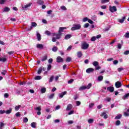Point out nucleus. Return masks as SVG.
Returning a JSON list of instances; mask_svg holds the SVG:
<instances>
[{"instance_id":"nucleus-1","label":"nucleus","mask_w":129,"mask_h":129,"mask_svg":"<svg viewBox=\"0 0 129 129\" xmlns=\"http://www.w3.org/2000/svg\"><path fill=\"white\" fill-rule=\"evenodd\" d=\"M89 47V44L86 41H83L81 43V49L82 50H87Z\"/></svg>"},{"instance_id":"nucleus-2","label":"nucleus","mask_w":129,"mask_h":129,"mask_svg":"<svg viewBox=\"0 0 129 129\" xmlns=\"http://www.w3.org/2000/svg\"><path fill=\"white\" fill-rule=\"evenodd\" d=\"M81 29V25L80 24H74L71 28L72 31H76L77 30H80Z\"/></svg>"},{"instance_id":"nucleus-3","label":"nucleus","mask_w":129,"mask_h":129,"mask_svg":"<svg viewBox=\"0 0 129 129\" xmlns=\"http://www.w3.org/2000/svg\"><path fill=\"white\" fill-rule=\"evenodd\" d=\"M99 64V63L98 61H94V62H93L92 64L95 67L96 70H99V69L101 68L100 66H98Z\"/></svg>"},{"instance_id":"nucleus-4","label":"nucleus","mask_w":129,"mask_h":129,"mask_svg":"<svg viewBox=\"0 0 129 129\" xmlns=\"http://www.w3.org/2000/svg\"><path fill=\"white\" fill-rule=\"evenodd\" d=\"M61 36H62V34L61 33H52L51 34V36L52 37H56V39H59L60 38H61Z\"/></svg>"},{"instance_id":"nucleus-5","label":"nucleus","mask_w":129,"mask_h":129,"mask_svg":"<svg viewBox=\"0 0 129 129\" xmlns=\"http://www.w3.org/2000/svg\"><path fill=\"white\" fill-rule=\"evenodd\" d=\"M99 38H101V35L99 34L98 35H97L96 36H93L91 38V41H92V42H93L94 41H95L97 39H99Z\"/></svg>"},{"instance_id":"nucleus-6","label":"nucleus","mask_w":129,"mask_h":129,"mask_svg":"<svg viewBox=\"0 0 129 129\" xmlns=\"http://www.w3.org/2000/svg\"><path fill=\"white\" fill-rule=\"evenodd\" d=\"M109 11H110L111 13H114L115 12H116L117 9H116V7L115 6H110L109 7Z\"/></svg>"},{"instance_id":"nucleus-7","label":"nucleus","mask_w":129,"mask_h":129,"mask_svg":"<svg viewBox=\"0 0 129 129\" xmlns=\"http://www.w3.org/2000/svg\"><path fill=\"white\" fill-rule=\"evenodd\" d=\"M121 82H120V81H117L115 84L116 88H119V87H121Z\"/></svg>"},{"instance_id":"nucleus-8","label":"nucleus","mask_w":129,"mask_h":129,"mask_svg":"<svg viewBox=\"0 0 129 129\" xmlns=\"http://www.w3.org/2000/svg\"><path fill=\"white\" fill-rule=\"evenodd\" d=\"M35 110H37L38 111L37 112L38 115H41V110H42L41 107H37L36 108H35Z\"/></svg>"},{"instance_id":"nucleus-9","label":"nucleus","mask_w":129,"mask_h":129,"mask_svg":"<svg viewBox=\"0 0 129 129\" xmlns=\"http://www.w3.org/2000/svg\"><path fill=\"white\" fill-rule=\"evenodd\" d=\"M107 91H109V92L112 93L114 91V88L113 87H108L107 88Z\"/></svg>"},{"instance_id":"nucleus-10","label":"nucleus","mask_w":129,"mask_h":129,"mask_svg":"<svg viewBox=\"0 0 129 129\" xmlns=\"http://www.w3.org/2000/svg\"><path fill=\"white\" fill-rule=\"evenodd\" d=\"M56 62H57V63H61V62H63V58L60 56H57L56 58Z\"/></svg>"},{"instance_id":"nucleus-11","label":"nucleus","mask_w":129,"mask_h":129,"mask_svg":"<svg viewBox=\"0 0 129 129\" xmlns=\"http://www.w3.org/2000/svg\"><path fill=\"white\" fill-rule=\"evenodd\" d=\"M94 71V69L93 68H88V69L86 70V73H91V72H93Z\"/></svg>"},{"instance_id":"nucleus-12","label":"nucleus","mask_w":129,"mask_h":129,"mask_svg":"<svg viewBox=\"0 0 129 129\" xmlns=\"http://www.w3.org/2000/svg\"><path fill=\"white\" fill-rule=\"evenodd\" d=\"M72 107H73V106H72V104H69L67 105V107L66 109V110L68 111V110H71L72 109Z\"/></svg>"},{"instance_id":"nucleus-13","label":"nucleus","mask_w":129,"mask_h":129,"mask_svg":"<svg viewBox=\"0 0 129 129\" xmlns=\"http://www.w3.org/2000/svg\"><path fill=\"white\" fill-rule=\"evenodd\" d=\"M101 116H103L104 118L106 119L108 117V115L106 114V112H103Z\"/></svg>"},{"instance_id":"nucleus-14","label":"nucleus","mask_w":129,"mask_h":129,"mask_svg":"<svg viewBox=\"0 0 129 129\" xmlns=\"http://www.w3.org/2000/svg\"><path fill=\"white\" fill-rule=\"evenodd\" d=\"M33 27H37V23L35 22H32L31 23V26L30 27V28L28 29V31H31L32 29H33Z\"/></svg>"},{"instance_id":"nucleus-15","label":"nucleus","mask_w":129,"mask_h":129,"mask_svg":"<svg viewBox=\"0 0 129 129\" xmlns=\"http://www.w3.org/2000/svg\"><path fill=\"white\" fill-rule=\"evenodd\" d=\"M10 9L9 7H5L3 10V13H9V11H10Z\"/></svg>"},{"instance_id":"nucleus-16","label":"nucleus","mask_w":129,"mask_h":129,"mask_svg":"<svg viewBox=\"0 0 129 129\" xmlns=\"http://www.w3.org/2000/svg\"><path fill=\"white\" fill-rule=\"evenodd\" d=\"M67 29V28H66V27H59V30H58V33H59V34H61V33H62V32H64V30H66Z\"/></svg>"},{"instance_id":"nucleus-17","label":"nucleus","mask_w":129,"mask_h":129,"mask_svg":"<svg viewBox=\"0 0 129 129\" xmlns=\"http://www.w3.org/2000/svg\"><path fill=\"white\" fill-rule=\"evenodd\" d=\"M66 93H67V91H64V92H63L62 93H60L58 94L60 98H63V97L64 96V95H65L66 94Z\"/></svg>"},{"instance_id":"nucleus-18","label":"nucleus","mask_w":129,"mask_h":129,"mask_svg":"<svg viewBox=\"0 0 129 129\" xmlns=\"http://www.w3.org/2000/svg\"><path fill=\"white\" fill-rule=\"evenodd\" d=\"M37 4H38V5H40V6H43V5H44V1L37 0Z\"/></svg>"},{"instance_id":"nucleus-19","label":"nucleus","mask_w":129,"mask_h":129,"mask_svg":"<svg viewBox=\"0 0 129 129\" xmlns=\"http://www.w3.org/2000/svg\"><path fill=\"white\" fill-rule=\"evenodd\" d=\"M129 93L125 94V95L122 97V99L125 100L127 98H128Z\"/></svg>"},{"instance_id":"nucleus-20","label":"nucleus","mask_w":129,"mask_h":129,"mask_svg":"<svg viewBox=\"0 0 129 129\" xmlns=\"http://www.w3.org/2000/svg\"><path fill=\"white\" fill-rule=\"evenodd\" d=\"M36 36L38 41H41V35L39 33V32L37 31Z\"/></svg>"},{"instance_id":"nucleus-21","label":"nucleus","mask_w":129,"mask_h":129,"mask_svg":"<svg viewBox=\"0 0 129 129\" xmlns=\"http://www.w3.org/2000/svg\"><path fill=\"white\" fill-rule=\"evenodd\" d=\"M36 47L38 49H43L44 46L42 44H37Z\"/></svg>"},{"instance_id":"nucleus-22","label":"nucleus","mask_w":129,"mask_h":129,"mask_svg":"<svg viewBox=\"0 0 129 129\" xmlns=\"http://www.w3.org/2000/svg\"><path fill=\"white\" fill-rule=\"evenodd\" d=\"M12 110H13V109H12V108H10L9 110L5 111V113L6 114H10V113H12Z\"/></svg>"},{"instance_id":"nucleus-23","label":"nucleus","mask_w":129,"mask_h":129,"mask_svg":"<svg viewBox=\"0 0 129 129\" xmlns=\"http://www.w3.org/2000/svg\"><path fill=\"white\" fill-rule=\"evenodd\" d=\"M125 20V17H123L121 19H119L118 22L119 23L122 24V23L124 22Z\"/></svg>"},{"instance_id":"nucleus-24","label":"nucleus","mask_w":129,"mask_h":129,"mask_svg":"<svg viewBox=\"0 0 129 129\" xmlns=\"http://www.w3.org/2000/svg\"><path fill=\"white\" fill-rule=\"evenodd\" d=\"M47 59H48V56H47L46 55L43 56L42 57V59H41V61L42 62H44V61H46V60H47Z\"/></svg>"},{"instance_id":"nucleus-25","label":"nucleus","mask_w":129,"mask_h":129,"mask_svg":"<svg viewBox=\"0 0 129 129\" xmlns=\"http://www.w3.org/2000/svg\"><path fill=\"white\" fill-rule=\"evenodd\" d=\"M31 6H32V3H29L28 4H27L26 5H25L24 7H23V8L28 9V8H30Z\"/></svg>"},{"instance_id":"nucleus-26","label":"nucleus","mask_w":129,"mask_h":129,"mask_svg":"<svg viewBox=\"0 0 129 129\" xmlns=\"http://www.w3.org/2000/svg\"><path fill=\"white\" fill-rule=\"evenodd\" d=\"M82 51H79L77 52V56L78 58H81L82 57Z\"/></svg>"},{"instance_id":"nucleus-27","label":"nucleus","mask_w":129,"mask_h":129,"mask_svg":"<svg viewBox=\"0 0 129 129\" xmlns=\"http://www.w3.org/2000/svg\"><path fill=\"white\" fill-rule=\"evenodd\" d=\"M36 125H37V123L35 122H33L31 124V127H33V128H36Z\"/></svg>"},{"instance_id":"nucleus-28","label":"nucleus","mask_w":129,"mask_h":129,"mask_svg":"<svg viewBox=\"0 0 129 129\" xmlns=\"http://www.w3.org/2000/svg\"><path fill=\"white\" fill-rule=\"evenodd\" d=\"M72 36L71 34H67L65 36L64 39L65 40H68V39H70Z\"/></svg>"},{"instance_id":"nucleus-29","label":"nucleus","mask_w":129,"mask_h":129,"mask_svg":"<svg viewBox=\"0 0 129 129\" xmlns=\"http://www.w3.org/2000/svg\"><path fill=\"white\" fill-rule=\"evenodd\" d=\"M122 116V115L121 114H118L117 116H115V119H120L121 118V117Z\"/></svg>"},{"instance_id":"nucleus-30","label":"nucleus","mask_w":129,"mask_h":129,"mask_svg":"<svg viewBox=\"0 0 129 129\" xmlns=\"http://www.w3.org/2000/svg\"><path fill=\"white\" fill-rule=\"evenodd\" d=\"M54 95H55L54 94H51L50 95L48 96L47 98H49V99H53V98H54Z\"/></svg>"},{"instance_id":"nucleus-31","label":"nucleus","mask_w":129,"mask_h":129,"mask_svg":"<svg viewBox=\"0 0 129 129\" xmlns=\"http://www.w3.org/2000/svg\"><path fill=\"white\" fill-rule=\"evenodd\" d=\"M85 89H87L86 88V86H82L79 88V90L81 91L82 90H85Z\"/></svg>"},{"instance_id":"nucleus-32","label":"nucleus","mask_w":129,"mask_h":129,"mask_svg":"<svg viewBox=\"0 0 129 129\" xmlns=\"http://www.w3.org/2000/svg\"><path fill=\"white\" fill-rule=\"evenodd\" d=\"M45 34L47 35V36H52V33H51V32L48 30H46L45 32Z\"/></svg>"},{"instance_id":"nucleus-33","label":"nucleus","mask_w":129,"mask_h":129,"mask_svg":"<svg viewBox=\"0 0 129 129\" xmlns=\"http://www.w3.org/2000/svg\"><path fill=\"white\" fill-rule=\"evenodd\" d=\"M20 107H22V106L21 105H19L18 106H16L15 107V110H16V111H18V110H19L20 109Z\"/></svg>"},{"instance_id":"nucleus-34","label":"nucleus","mask_w":129,"mask_h":129,"mask_svg":"<svg viewBox=\"0 0 129 129\" xmlns=\"http://www.w3.org/2000/svg\"><path fill=\"white\" fill-rule=\"evenodd\" d=\"M124 116H129V109H127L126 112H124Z\"/></svg>"},{"instance_id":"nucleus-35","label":"nucleus","mask_w":129,"mask_h":129,"mask_svg":"<svg viewBox=\"0 0 129 129\" xmlns=\"http://www.w3.org/2000/svg\"><path fill=\"white\" fill-rule=\"evenodd\" d=\"M124 37H125V38H126V39H128L129 38V32L127 31L125 34L124 35Z\"/></svg>"},{"instance_id":"nucleus-36","label":"nucleus","mask_w":129,"mask_h":129,"mask_svg":"<svg viewBox=\"0 0 129 129\" xmlns=\"http://www.w3.org/2000/svg\"><path fill=\"white\" fill-rule=\"evenodd\" d=\"M103 80V76H100L98 77V81H102Z\"/></svg>"},{"instance_id":"nucleus-37","label":"nucleus","mask_w":129,"mask_h":129,"mask_svg":"<svg viewBox=\"0 0 129 129\" xmlns=\"http://www.w3.org/2000/svg\"><path fill=\"white\" fill-rule=\"evenodd\" d=\"M52 51H53V52H57V51H58V48L56 46H54L52 48Z\"/></svg>"},{"instance_id":"nucleus-38","label":"nucleus","mask_w":129,"mask_h":129,"mask_svg":"<svg viewBox=\"0 0 129 129\" xmlns=\"http://www.w3.org/2000/svg\"><path fill=\"white\" fill-rule=\"evenodd\" d=\"M35 80H41L42 79V77L41 76H37L35 78Z\"/></svg>"},{"instance_id":"nucleus-39","label":"nucleus","mask_w":129,"mask_h":129,"mask_svg":"<svg viewBox=\"0 0 129 129\" xmlns=\"http://www.w3.org/2000/svg\"><path fill=\"white\" fill-rule=\"evenodd\" d=\"M42 67H40L39 69H38V72H37V74H41V73H42Z\"/></svg>"},{"instance_id":"nucleus-40","label":"nucleus","mask_w":129,"mask_h":129,"mask_svg":"<svg viewBox=\"0 0 129 129\" xmlns=\"http://www.w3.org/2000/svg\"><path fill=\"white\" fill-rule=\"evenodd\" d=\"M53 80H54V76H51L49 78V82H53Z\"/></svg>"},{"instance_id":"nucleus-41","label":"nucleus","mask_w":129,"mask_h":129,"mask_svg":"<svg viewBox=\"0 0 129 129\" xmlns=\"http://www.w3.org/2000/svg\"><path fill=\"white\" fill-rule=\"evenodd\" d=\"M94 119H92V118H91V119H89L88 120V123H93V121H94Z\"/></svg>"},{"instance_id":"nucleus-42","label":"nucleus","mask_w":129,"mask_h":129,"mask_svg":"<svg viewBox=\"0 0 129 129\" xmlns=\"http://www.w3.org/2000/svg\"><path fill=\"white\" fill-rule=\"evenodd\" d=\"M91 86H92V84L91 83H89L87 86H86V88L87 89H89Z\"/></svg>"},{"instance_id":"nucleus-43","label":"nucleus","mask_w":129,"mask_h":129,"mask_svg":"<svg viewBox=\"0 0 129 129\" xmlns=\"http://www.w3.org/2000/svg\"><path fill=\"white\" fill-rule=\"evenodd\" d=\"M41 93H45L46 92V88H43L41 89Z\"/></svg>"},{"instance_id":"nucleus-44","label":"nucleus","mask_w":129,"mask_h":129,"mask_svg":"<svg viewBox=\"0 0 129 129\" xmlns=\"http://www.w3.org/2000/svg\"><path fill=\"white\" fill-rule=\"evenodd\" d=\"M123 70H124V69L122 68H119L117 69V71L119 72H121V71H123Z\"/></svg>"},{"instance_id":"nucleus-45","label":"nucleus","mask_w":129,"mask_h":129,"mask_svg":"<svg viewBox=\"0 0 129 129\" xmlns=\"http://www.w3.org/2000/svg\"><path fill=\"white\" fill-rule=\"evenodd\" d=\"M5 2H7V0H0V5H4Z\"/></svg>"},{"instance_id":"nucleus-46","label":"nucleus","mask_w":129,"mask_h":129,"mask_svg":"<svg viewBox=\"0 0 129 129\" xmlns=\"http://www.w3.org/2000/svg\"><path fill=\"white\" fill-rule=\"evenodd\" d=\"M109 2V0H102L101 3L102 4H106V3H108Z\"/></svg>"},{"instance_id":"nucleus-47","label":"nucleus","mask_w":129,"mask_h":129,"mask_svg":"<svg viewBox=\"0 0 129 129\" xmlns=\"http://www.w3.org/2000/svg\"><path fill=\"white\" fill-rule=\"evenodd\" d=\"M60 9H61V10H62V11H67V9L66 8V7L65 6L60 7Z\"/></svg>"},{"instance_id":"nucleus-48","label":"nucleus","mask_w":129,"mask_h":129,"mask_svg":"<svg viewBox=\"0 0 129 129\" xmlns=\"http://www.w3.org/2000/svg\"><path fill=\"white\" fill-rule=\"evenodd\" d=\"M52 68V66H51V64H49L48 65L47 67V71H50V70H51V69Z\"/></svg>"},{"instance_id":"nucleus-49","label":"nucleus","mask_w":129,"mask_h":129,"mask_svg":"<svg viewBox=\"0 0 129 129\" xmlns=\"http://www.w3.org/2000/svg\"><path fill=\"white\" fill-rule=\"evenodd\" d=\"M6 73H7V71H6V70H3V71L2 72L1 74H2V75L5 76V75H6Z\"/></svg>"},{"instance_id":"nucleus-50","label":"nucleus","mask_w":129,"mask_h":129,"mask_svg":"<svg viewBox=\"0 0 129 129\" xmlns=\"http://www.w3.org/2000/svg\"><path fill=\"white\" fill-rule=\"evenodd\" d=\"M71 60H72V59L71 58V57H67V59H66V61L67 62H70L71 61Z\"/></svg>"},{"instance_id":"nucleus-51","label":"nucleus","mask_w":129,"mask_h":129,"mask_svg":"<svg viewBox=\"0 0 129 129\" xmlns=\"http://www.w3.org/2000/svg\"><path fill=\"white\" fill-rule=\"evenodd\" d=\"M105 100L106 101H107L108 102H109L110 101V100H111V98H109V97H107L106 98Z\"/></svg>"},{"instance_id":"nucleus-52","label":"nucleus","mask_w":129,"mask_h":129,"mask_svg":"<svg viewBox=\"0 0 129 129\" xmlns=\"http://www.w3.org/2000/svg\"><path fill=\"white\" fill-rule=\"evenodd\" d=\"M9 96H10V95H9L8 93H5V94H4V97H5V98H9Z\"/></svg>"},{"instance_id":"nucleus-53","label":"nucleus","mask_w":129,"mask_h":129,"mask_svg":"<svg viewBox=\"0 0 129 129\" xmlns=\"http://www.w3.org/2000/svg\"><path fill=\"white\" fill-rule=\"evenodd\" d=\"M15 115L17 117H19V116H21V114L20 113V112H18L15 114Z\"/></svg>"},{"instance_id":"nucleus-54","label":"nucleus","mask_w":129,"mask_h":129,"mask_svg":"<svg viewBox=\"0 0 129 129\" xmlns=\"http://www.w3.org/2000/svg\"><path fill=\"white\" fill-rule=\"evenodd\" d=\"M73 81H74V80L73 79H71L70 80H69L68 82V83L69 84H71V83H72V82H73Z\"/></svg>"},{"instance_id":"nucleus-55","label":"nucleus","mask_w":129,"mask_h":129,"mask_svg":"<svg viewBox=\"0 0 129 129\" xmlns=\"http://www.w3.org/2000/svg\"><path fill=\"white\" fill-rule=\"evenodd\" d=\"M80 104H81V102L79 101H76V105L77 106H79V105H80Z\"/></svg>"},{"instance_id":"nucleus-56","label":"nucleus","mask_w":129,"mask_h":129,"mask_svg":"<svg viewBox=\"0 0 129 129\" xmlns=\"http://www.w3.org/2000/svg\"><path fill=\"white\" fill-rule=\"evenodd\" d=\"M99 126H102V127H104V123H100L98 124V127H99Z\"/></svg>"},{"instance_id":"nucleus-57","label":"nucleus","mask_w":129,"mask_h":129,"mask_svg":"<svg viewBox=\"0 0 129 129\" xmlns=\"http://www.w3.org/2000/svg\"><path fill=\"white\" fill-rule=\"evenodd\" d=\"M116 125H119L120 124V120H117L115 123Z\"/></svg>"},{"instance_id":"nucleus-58","label":"nucleus","mask_w":129,"mask_h":129,"mask_svg":"<svg viewBox=\"0 0 129 129\" xmlns=\"http://www.w3.org/2000/svg\"><path fill=\"white\" fill-rule=\"evenodd\" d=\"M48 63H49V64H51V63H53V59H52V58L49 59Z\"/></svg>"},{"instance_id":"nucleus-59","label":"nucleus","mask_w":129,"mask_h":129,"mask_svg":"<svg viewBox=\"0 0 129 129\" xmlns=\"http://www.w3.org/2000/svg\"><path fill=\"white\" fill-rule=\"evenodd\" d=\"M87 21H88V18L87 17L84 18L83 20V22H87Z\"/></svg>"},{"instance_id":"nucleus-60","label":"nucleus","mask_w":129,"mask_h":129,"mask_svg":"<svg viewBox=\"0 0 129 129\" xmlns=\"http://www.w3.org/2000/svg\"><path fill=\"white\" fill-rule=\"evenodd\" d=\"M88 27H89V23H86L84 26V28H88Z\"/></svg>"},{"instance_id":"nucleus-61","label":"nucleus","mask_w":129,"mask_h":129,"mask_svg":"<svg viewBox=\"0 0 129 129\" xmlns=\"http://www.w3.org/2000/svg\"><path fill=\"white\" fill-rule=\"evenodd\" d=\"M24 122H28V118L25 117L23 119Z\"/></svg>"},{"instance_id":"nucleus-62","label":"nucleus","mask_w":129,"mask_h":129,"mask_svg":"<svg viewBox=\"0 0 129 129\" xmlns=\"http://www.w3.org/2000/svg\"><path fill=\"white\" fill-rule=\"evenodd\" d=\"M121 44L120 43H118L117 48L118 49H120L121 48Z\"/></svg>"},{"instance_id":"nucleus-63","label":"nucleus","mask_w":129,"mask_h":129,"mask_svg":"<svg viewBox=\"0 0 129 129\" xmlns=\"http://www.w3.org/2000/svg\"><path fill=\"white\" fill-rule=\"evenodd\" d=\"M52 42H56V41H57V38L55 37H52Z\"/></svg>"},{"instance_id":"nucleus-64","label":"nucleus","mask_w":129,"mask_h":129,"mask_svg":"<svg viewBox=\"0 0 129 129\" xmlns=\"http://www.w3.org/2000/svg\"><path fill=\"white\" fill-rule=\"evenodd\" d=\"M128 54H129V50H126L124 52V55H128Z\"/></svg>"}]
</instances>
